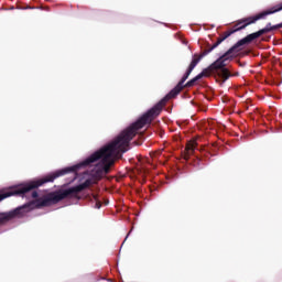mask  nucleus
I'll return each instance as SVG.
<instances>
[{
  "label": "nucleus",
  "mask_w": 282,
  "mask_h": 282,
  "mask_svg": "<svg viewBox=\"0 0 282 282\" xmlns=\"http://www.w3.org/2000/svg\"><path fill=\"white\" fill-rule=\"evenodd\" d=\"M213 72H215V68H212V64L203 69L202 73L198 74V76H200V78H208V76H210V74H213Z\"/></svg>",
  "instance_id": "39448f33"
},
{
  "label": "nucleus",
  "mask_w": 282,
  "mask_h": 282,
  "mask_svg": "<svg viewBox=\"0 0 282 282\" xmlns=\"http://www.w3.org/2000/svg\"><path fill=\"white\" fill-rule=\"evenodd\" d=\"M195 149H197V140H191L187 142L185 151H186V155H193V153H195Z\"/></svg>",
  "instance_id": "20e7f679"
},
{
  "label": "nucleus",
  "mask_w": 282,
  "mask_h": 282,
  "mask_svg": "<svg viewBox=\"0 0 282 282\" xmlns=\"http://www.w3.org/2000/svg\"><path fill=\"white\" fill-rule=\"evenodd\" d=\"M282 10V2L279 4H275L269 10L262 11L261 13H258L254 17H249L240 20L234 29L224 32L219 35L217 41L206 48L200 54H194L193 59L186 70V73L183 75L178 84L158 104H155L150 110H148L145 113L142 115L134 123H132L130 127H128L126 130H123L112 142L108 143L104 148H101L99 151L93 153L90 156H88L86 160H84V164H94V162H98V160H101L99 164L95 165V167L91 170L90 175L95 177V180H102L109 171H111V167L113 164H116V160H118V155L121 153H127L129 151V144L138 135V131L140 129H144L147 124H151L160 113H162V109L166 106V102L171 100V98H175L178 96V94L185 88V87H194L195 83L197 80H202L200 76L197 75L196 77L188 80V76L193 74V69L199 65L202 58L204 56H208L213 50H216V47H219L221 45L223 41H226L229 36H232L235 32H239V30H246L248 25H252V23H257V21L261 19H265V17L270 14H275V12H281ZM186 80H188L186 83ZM184 83H186L184 85Z\"/></svg>",
  "instance_id": "f257e3e1"
},
{
  "label": "nucleus",
  "mask_w": 282,
  "mask_h": 282,
  "mask_svg": "<svg viewBox=\"0 0 282 282\" xmlns=\"http://www.w3.org/2000/svg\"><path fill=\"white\" fill-rule=\"evenodd\" d=\"M95 208H102V203L98 199V195H94Z\"/></svg>",
  "instance_id": "0eeeda50"
},
{
  "label": "nucleus",
  "mask_w": 282,
  "mask_h": 282,
  "mask_svg": "<svg viewBox=\"0 0 282 282\" xmlns=\"http://www.w3.org/2000/svg\"><path fill=\"white\" fill-rule=\"evenodd\" d=\"M82 166H89V164H85V161H83L77 165L57 170L42 178L30 181L0 192V202H3V199H8V197H12L13 195H18L19 197H30V193L31 197L34 199L11 212L0 213V226L8 224V221H12V219H21V217H25V214L30 213V210H34V208H47V206H54V204H58V202H63V199H80L78 194L83 193L86 188H89V178L79 185L67 189L51 192L40 198L36 188L43 186V184H47V182H54V180L63 177V175H67V173H77L78 169H82Z\"/></svg>",
  "instance_id": "f03ea898"
},
{
  "label": "nucleus",
  "mask_w": 282,
  "mask_h": 282,
  "mask_svg": "<svg viewBox=\"0 0 282 282\" xmlns=\"http://www.w3.org/2000/svg\"><path fill=\"white\" fill-rule=\"evenodd\" d=\"M219 76H220V78H223L224 83H226V80H228V78H230V76H232V74H230V70H228V68H221Z\"/></svg>",
  "instance_id": "423d86ee"
},
{
  "label": "nucleus",
  "mask_w": 282,
  "mask_h": 282,
  "mask_svg": "<svg viewBox=\"0 0 282 282\" xmlns=\"http://www.w3.org/2000/svg\"><path fill=\"white\" fill-rule=\"evenodd\" d=\"M281 28H282V22L275 25H272V23L269 22L264 29H261L256 33H251L247 35L242 40H239L224 55H221L217 61L210 64L212 69H214V72H217V69H225L226 65H228V63L232 61L235 54H239V52H241V47H243V45H249V43H252V41H256V39L263 36V34L274 32V30H281Z\"/></svg>",
  "instance_id": "7ed1b4c3"
}]
</instances>
